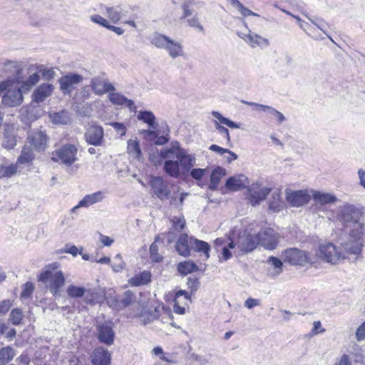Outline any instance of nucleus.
I'll list each match as a JSON object with an SVG mask.
<instances>
[{"mask_svg":"<svg viewBox=\"0 0 365 365\" xmlns=\"http://www.w3.org/2000/svg\"><path fill=\"white\" fill-rule=\"evenodd\" d=\"M283 259L284 262L292 265L305 266L308 264L313 265L317 263L314 256L296 248L286 250L283 253Z\"/></svg>","mask_w":365,"mask_h":365,"instance_id":"nucleus-8","label":"nucleus"},{"mask_svg":"<svg viewBox=\"0 0 365 365\" xmlns=\"http://www.w3.org/2000/svg\"><path fill=\"white\" fill-rule=\"evenodd\" d=\"M54 87L51 83H42L38 86L33 93V101L36 103H41L50 96L53 93Z\"/></svg>","mask_w":365,"mask_h":365,"instance_id":"nucleus-18","label":"nucleus"},{"mask_svg":"<svg viewBox=\"0 0 365 365\" xmlns=\"http://www.w3.org/2000/svg\"><path fill=\"white\" fill-rule=\"evenodd\" d=\"M312 196L316 204H331L338 200L337 197L334 195L319 191L313 192Z\"/></svg>","mask_w":365,"mask_h":365,"instance_id":"nucleus-29","label":"nucleus"},{"mask_svg":"<svg viewBox=\"0 0 365 365\" xmlns=\"http://www.w3.org/2000/svg\"><path fill=\"white\" fill-rule=\"evenodd\" d=\"M16 83H12L10 87L6 90L3 95L2 103L9 107L19 106L23 101L21 87L14 86Z\"/></svg>","mask_w":365,"mask_h":365,"instance_id":"nucleus-12","label":"nucleus"},{"mask_svg":"<svg viewBox=\"0 0 365 365\" xmlns=\"http://www.w3.org/2000/svg\"><path fill=\"white\" fill-rule=\"evenodd\" d=\"M306 17L311 21L312 24H313L314 26H316L319 29H320L325 35L331 41H333L332 38L330 36L328 35L327 33V28L329 27V24L327 23L324 19H319V18H314L312 19L311 17H309L307 15H305Z\"/></svg>","mask_w":365,"mask_h":365,"instance_id":"nucleus-39","label":"nucleus"},{"mask_svg":"<svg viewBox=\"0 0 365 365\" xmlns=\"http://www.w3.org/2000/svg\"><path fill=\"white\" fill-rule=\"evenodd\" d=\"M60 264L56 262L48 264L37 277L38 281L41 282H46L49 279L48 288L53 296L60 294L66 282L63 272L58 270Z\"/></svg>","mask_w":365,"mask_h":365,"instance_id":"nucleus-5","label":"nucleus"},{"mask_svg":"<svg viewBox=\"0 0 365 365\" xmlns=\"http://www.w3.org/2000/svg\"><path fill=\"white\" fill-rule=\"evenodd\" d=\"M205 173V169L193 168H192L190 170V171L189 172V174L193 179L197 180H200L202 178V177L204 176Z\"/></svg>","mask_w":365,"mask_h":365,"instance_id":"nucleus-54","label":"nucleus"},{"mask_svg":"<svg viewBox=\"0 0 365 365\" xmlns=\"http://www.w3.org/2000/svg\"><path fill=\"white\" fill-rule=\"evenodd\" d=\"M178 270L181 274L186 275L197 271V266L192 261H185L178 264Z\"/></svg>","mask_w":365,"mask_h":365,"instance_id":"nucleus-37","label":"nucleus"},{"mask_svg":"<svg viewBox=\"0 0 365 365\" xmlns=\"http://www.w3.org/2000/svg\"><path fill=\"white\" fill-rule=\"evenodd\" d=\"M269 115L276 118L277 123L279 124H281L282 122H284L286 118L283 113L276 110L274 108L272 107L270 108L269 113Z\"/></svg>","mask_w":365,"mask_h":365,"instance_id":"nucleus-52","label":"nucleus"},{"mask_svg":"<svg viewBox=\"0 0 365 365\" xmlns=\"http://www.w3.org/2000/svg\"><path fill=\"white\" fill-rule=\"evenodd\" d=\"M34 291V285L32 282H27L24 284L20 297L21 299L30 298Z\"/></svg>","mask_w":365,"mask_h":365,"instance_id":"nucleus-48","label":"nucleus"},{"mask_svg":"<svg viewBox=\"0 0 365 365\" xmlns=\"http://www.w3.org/2000/svg\"><path fill=\"white\" fill-rule=\"evenodd\" d=\"M16 137L14 134L9 133L8 130H6L4 134L3 146L8 150H11L16 145Z\"/></svg>","mask_w":365,"mask_h":365,"instance_id":"nucleus-43","label":"nucleus"},{"mask_svg":"<svg viewBox=\"0 0 365 365\" xmlns=\"http://www.w3.org/2000/svg\"><path fill=\"white\" fill-rule=\"evenodd\" d=\"M127 130V127L124 123L115 122V135L123 136Z\"/></svg>","mask_w":365,"mask_h":365,"instance_id":"nucleus-61","label":"nucleus"},{"mask_svg":"<svg viewBox=\"0 0 365 365\" xmlns=\"http://www.w3.org/2000/svg\"><path fill=\"white\" fill-rule=\"evenodd\" d=\"M160 240V236H158L155 239V242H153L150 247V253L151 259L155 262H160L162 259V257L158 254V247L156 245V242Z\"/></svg>","mask_w":365,"mask_h":365,"instance_id":"nucleus-49","label":"nucleus"},{"mask_svg":"<svg viewBox=\"0 0 365 365\" xmlns=\"http://www.w3.org/2000/svg\"><path fill=\"white\" fill-rule=\"evenodd\" d=\"M214 123H215V127L216 130L218 131V133L222 136L225 137L227 139V140L230 141V136L228 129L222 125H220V123L216 120H215Z\"/></svg>","mask_w":365,"mask_h":365,"instance_id":"nucleus-55","label":"nucleus"},{"mask_svg":"<svg viewBox=\"0 0 365 365\" xmlns=\"http://www.w3.org/2000/svg\"><path fill=\"white\" fill-rule=\"evenodd\" d=\"M363 212L354 205L346 203L338 208L337 220L345 227H350L348 240L343 243V248L354 259L361 257L365 247V226Z\"/></svg>","mask_w":365,"mask_h":365,"instance_id":"nucleus-1","label":"nucleus"},{"mask_svg":"<svg viewBox=\"0 0 365 365\" xmlns=\"http://www.w3.org/2000/svg\"><path fill=\"white\" fill-rule=\"evenodd\" d=\"M356 336L358 341H361L365 339V322L356 329Z\"/></svg>","mask_w":365,"mask_h":365,"instance_id":"nucleus-60","label":"nucleus"},{"mask_svg":"<svg viewBox=\"0 0 365 365\" xmlns=\"http://www.w3.org/2000/svg\"><path fill=\"white\" fill-rule=\"evenodd\" d=\"M137 118L138 120L146 123L151 129H156L158 128V125L156 118L153 113L150 110H140L138 113Z\"/></svg>","mask_w":365,"mask_h":365,"instance_id":"nucleus-31","label":"nucleus"},{"mask_svg":"<svg viewBox=\"0 0 365 365\" xmlns=\"http://www.w3.org/2000/svg\"><path fill=\"white\" fill-rule=\"evenodd\" d=\"M188 194L187 192H180V187L172 185V192L170 196V203L176 207H180L183 204L185 197Z\"/></svg>","mask_w":365,"mask_h":365,"instance_id":"nucleus-30","label":"nucleus"},{"mask_svg":"<svg viewBox=\"0 0 365 365\" xmlns=\"http://www.w3.org/2000/svg\"><path fill=\"white\" fill-rule=\"evenodd\" d=\"M258 245L256 235H252L247 230L240 232L238 238L229 242V247L239 250L241 254L252 252Z\"/></svg>","mask_w":365,"mask_h":365,"instance_id":"nucleus-9","label":"nucleus"},{"mask_svg":"<svg viewBox=\"0 0 365 365\" xmlns=\"http://www.w3.org/2000/svg\"><path fill=\"white\" fill-rule=\"evenodd\" d=\"M159 156L164 160L165 173L174 178L187 176L196 164L195 155L181 147L178 141H173L168 147L161 149Z\"/></svg>","mask_w":365,"mask_h":365,"instance_id":"nucleus-2","label":"nucleus"},{"mask_svg":"<svg viewBox=\"0 0 365 365\" xmlns=\"http://www.w3.org/2000/svg\"><path fill=\"white\" fill-rule=\"evenodd\" d=\"M248 183V178L245 175H238L229 178L225 187L231 191H237L246 187Z\"/></svg>","mask_w":365,"mask_h":365,"instance_id":"nucleus-19","label":"nucleus"},{"mask_svg":"<svg viewBox=\"0 0 365 365\" xmlns=\"http://www.w3.org/2000/svg\"><path fill=\"white\" fill-rule=\"evenodd\" d=\"M15 356V350L9 346L0 349V365H6L11 361Z\"/></svg>","mask_w":365,"mask_h":365,"instance_id":"nucleus-34","label":"nucleus"},{"mask_svg":"<svg viewBox=\"0 0 365 365\" xmlns=\"http://www.w3.org/2000/svg\"><path fill=\"white\" fill-rule=\"evenodd\" d=\"M225 175V169L222 168H215L211 174L210 176V187L211 188H216L218 185L220 179L222 176Z\"/></svg>","mask_w":365,"mask_h":365,"instance_id":"nucleus-38","label":"nucleus"},{"mask_svg":"<svg viewBox=\"0 0 365 365\" xmlns=\"http://www.w3.org/2000/svg\"><path fill=\"white\" fill-rule=\"evenodd\" d=\"M212 115L214 118L217 119L220 123L226 125L231 128L238 129L240 128L238 123L222 116L218 111H212Z\"/></svg>","mask_w":365,"mask_h":365,"instance_id":"nucleus-41","label":"nucleus"},{"mask_svg":"<svg viewBox=\"0 0 365 365\" xmlns=\"http://www.w3.org/2000/svg\"><path fill=\"white\" fill-rule=\"evenodd\" d=\"M112 86L107 84L102 81H96L93 82V89L98 94H103L110 90Z\"/></svg>","mask_w":365,"mask_h":365,"instance_id":"nucleus-44","label":"nucleus"},{"mask_svg":"<svg viewBox=\"0 0 365 365\" xmlns=\"http://www.w3.org/2000/svg\"><path fill=\"white\" fill-rule=\"evenodd\" d=\"M135 295L132 291H125L119 300L117 301L115 299V310L123 309L133 305L135 302Z\"/></svg>","mask_w":365,"mask_h":365,"instance_id":"nucleus-26","label":"nucleus"},{"mask_svg":"<svg viewBox=\"0 0 365 365\" xmlns=\"http://www.w3.org/2000/svg\"><path fill=\"white\" fill-rule=\"evenodd\" d=\"M11 307V302L9 299L3 300L0 302V314H6Z\"/></svg>","mask_w":365,"mask_h":365,"instance_id":"nucleus-58","label":"nucleus"},{"mask_svg":"<svg viewBox=\"0 0 365 365\" xmlns=\"http://www.w3.org/2000/svg\"><path fill=\"white\" fill-rule=\"evenodd\" d=\"M169 39V36L156 32L150 36V43L158 48L164 49Z\"/></svg>","mask_w":365,"mask_h":365,"instance_id":"nucleus-35","label":"nucleus"},{"mask_svg":"<svg viewBox=\"0 0 365 365\" xmlns=\"http://www.w3.org/2000/svg\"><path fill=\"white\" fill-rule=\"evenodd\" d=\"M285 195L287 202L294 207L302 206L310 200V195L307 190H292L287 189Z\"/></svg>","mask_w":365,"mask_h":365,"instance_id":"nucleus-15","label":"nucleus"},{"mask_svg":"<svg viewBox=\"0 0 365 365\" xmlns=\"http://www.w3.org/2000/svg\"><path fill=\"white\" fill-rule=\"evenodd\" d=\"M160 314L162 316L161 322L163 324H168L174 327H177L175 323L173 322V315L170 310L165 309L164 306H158L154 309L153 312L148 313L147 311V306L144 302H138L135 305L133 311V317L142 318V322L144 325L153 322Z\"/></svg>","mask_w":365,"mask_h":365,"instance_id":"nucleus-6","label":"nucleus"},{"mask_svg":"<svg viewBox=\"0 0 365 365\" xmlns=\"http://www.w3.org/2000/svg\"><path fill=\"white\" fill-rule=\"evenodd\" d=\"M188 288L190 289L191 293L195 292L200 286L199 279L197 278H189L187 282Z\"/></svg>","mask_w":365,"mask_h":365,"instance_id":"nucleus-57","label":"nucleus"},{"mask_svg":"<svg viewBox=\"0 0 365 365\" xmlns=\"http://www.w3.org/2000/svg\"><path fill=\"white\" fill-rule=\"evenodd\" d=\"M22 68H20L19 63L16 61H6L4 63L2 68V73L5 75H11L15 77L14 80L17 81V85L19 84V76L21 73Z\"/></svg>","mask_w":365,"mask_h":365,"instance_id":"nucleus-25","label":"nucleus"},{"mask_svg":"<svg viewBox=\"0 0 365 365\" xmlns=\"http://www.w3.org/2000/svg\"><path fill=\"white\" fill-rule=\"evenodd\" d=\"M24 319L23 311L19 308L13 309L9 314V321L14 325H19Z\"/></svg>","mask_w":365,"mask_h":365,"instance_id":"nucleus-40","label":"nucleus"},{"mask_svg":"<svg viewBox=\"0 0 365 365\" xmlns=\"http://www.w3.org/2000/svg\"><path fill=\"white\" fill-rule=\"evenodd\" d=\"M103 197V195L101 192H96L91 195H87L78 203L77 205L74 206L71 209V212H74L78 208L81 207H88L94 203L100 202L102 200Z\"/></svg>","mask_w":365,"mask_h":365,"instance_id":"nucleus-23","label":"nucleus"},{"mask_svg":"<svg viewBox=\"0 0 365 365\" xmlns=\"http://www.w3.org/2000/svg\"><path fill=\"white\" fill-rule=\"evenodd\" d=\"M82 81V76L71 73L60 78V88L64 94H70Z\"/></svg>","mask_w":365,"mask_h":365,"instance_id":"nucleus-17","label":"nucleus"},{"mask_svg":"<svg viewBox=\"0 0 365 365\" xmlns=\"http://www.w3.org/2000/svg\"><path fill=\"white\" fill-rule=\"evenodd\" d=\"M79 254H81L82 255L83 259H84L86 260L91 259L92 262H99L101 264H106V263H109L110 262V259L107 257H101L100 259H97L96 257H90L88 255H86V254L83 255L82 253V249L80 250Z\"/></svg>","mask_w":365,"mask_h":365,"instance_id":"nucleus-53","label":"nucleus"},{"mask_svg":"<svg viewBox=\"0 0 365 365\" xmlns=\"http://www.w3.org/2000/svg\"><path fill=\"white\" fill-rule=\"evenodd\" d=\"M92 21L106 28L111 31H114V26L109 24L108 21L100 15H93L91 17Z\"/></svg>","mask_w":365,"mask_h":365,"instance_id":"nucleus-47","label":"nucleus"},{"mask_svg":"<svg viewBox=\"0 0 365 365\" xmlns=\"http://www.w3.org/2000/svg\"><path fill=\"white\" fill-rule=\"evenodd\" d=\"M110 362V355L102 348L94 349L91 355V363L93 365H109Z\"/></svg>","mask_w":365,"mask_h":365,"instance_id":"nucleus-20","label":"nucleus"},{"mask_svg":"<svg viewBox=\"0 0 365 365\" xmlns=\"http://www.w3.org/2000/svg\"><path fill=\"white\" fill-rule=\"evenodd\" d=\"M235 7L238 9V11L240 12V14L244 16H259V15L250 11L247 8H246L241 2H238L237 4L235 6Z\"/></svg>","mask_w":365,"mask_h":365,"instance_id":"nucleus-51","label":"nucleus"},{"mask_svg":"<svg viewBox=\"0 0 365 365\" xmlns=\"http://www.w3.org/2000/svg\"><path fill=\"white\" fill-rule=\"evenodd\" d=\"M190 237L187 234L181 235L175 244V250L180 255L187 257L190 255Z\"/></svg>","mask_w":365,"mask_h":365,"instance_id":"nucleus-21","label":"nucleus"},{"mask_svg":"<svg viewBox=\"0 0 365 365\" xmlns=\"http://www.w3.org/2000/svg\"><path fill=\"white\" fill-rule=\"evenodd\" d=\"M358 177L359 185L365 190V170L364 169L358 170Z\"/></svg>","mask_w":365,"mask_h":365,"instance_id":"nucleus-64","label":"nucleus"},{"mask_svg":"<svg viewBox=\"0 0 365 365\" xmlns=\"http://www.w3.org/2000/svg\"><path fill=\"white\" fill-rule=\"evenodd\" d=\"M50 137L46 130L36 129L28 133L17 163L29 164L35 159L34 153H43L49 148Z\"/></svg>","mask_w":365,"mask_h":365,"instance_id":"nucleus-3","label":"nucleus"},{"mask_svg":"<svg viewBox=\"0 0 365 365\" xmlns=\"http://www.w3.org/2000/svg\"><path fill=\"white\" fill-rule=\"evenodd\" d=\"M103 129L96 123H88L85 133L86 142L93 145H100L103 139Z\"/></svg>","mask_w":365,"mask_h":365,"instance_id":"nucleus-14","label":"nucleus"},{"mask_svg":"<svg viewBox=\"0 0 365 365\" xmlns=\"http://www.w3.org/2000/svg\"><path fill=\"white\" fill-rule=\"evenodd\" d=\"M116 105L120 106L123 108H128L130 112L136 113L137 111L133 101L117 93H115V106Z\"/></svg>","mask_w":365,"mask_h":365,"instance_id":"nucleus-33","label":"nucleus"},{"mask_svg":"<svg viewBox=\"0 0 365 365\" xmlns=\"http://www.w3.org/2000/svg\"><path fill=\"white\" fill-rule=\"evenodd\" d=\"M267 262L276 269L275 273L277 274H279L282 272L283 263L279 258L272 256L269 257L267 259Z\"/></svg>","mask_w":365,"mask_h":365,"instance_id":"nucleus-50","label":"nucleus"},{"mask_svg":"<svg viewBox=\"0 0 365 365\" xmlns=\"http://www.w3.org/2000/svg\"><path fill=\"white\" fill-rule=\"evenodd\" d=\"M270 192L271 189L269 187H263L257 183L252 184L247 189V198L251 205L255 206L265 200Z\"/></svg>","mask_w":365,"mask_h":365,"instance_id":"nucleus-13","label":"nucleus"},{"mask_svg":"<svg viewBox=\"0 0 365 365\" xmlns=\"http://www.w3.org/2000/svg\"><path fill=\"white\" fill-rule=\"evenodd\" d=\"M284 207V203L281 198L279 192H274L269 202V209L278 212Z\"/></svg>","mask_w":365,"mask_h":365,"instance_id":"nucleus-32","label":"nucleus"},{"mask_svg":"<svg viewBox=\"0 0 365 365\" xmlns=\"http://www.w3.org/2000/svg\"><path fill=\"white\" fill-rule=\"evenodd\" d=\"M150 185L155 195L163 201L170 198L172 192V185L170 186L161 177H152Z\"/></svg>","mask_w":365,"mask_h":365,"instance_id":"nucleus-11","label":"nucleus"},{"mask_svg":"<svg viewBox=\"0 0 365 365\" xmlns=\"http://www.w3.org/2000/svg\"><path fill=\"white\" fill-rule=\"evenodd\" d=\"M86 289L81 287L70 285L67 288V294L72 298H79L84 295Z\"/></svg>","mask_w":365,"mask_h":365,"instance_id":"nucleus-45","label":"nucleus"},{"mask_svg":"<svg viewBox=\"0 0 365 365\" xmlns=\"http://www.w3.org/2000/svg\"><path fill=\"white\" fill-rule=\"evenodd\" d=\"M316 259H322V261L330 263L331 264H336L345 259L351 262H355L358 259H354L351 254H349L343 248V243L341 247H337L331 242L322 243L319 245L316 251Z\"/></svg>","mask_w":365,"mask_h":365,"instance_id":"nucleus-4","label":"nucleus"},{"mask_svg":"<svg viewBox=\"0 0 365 365\" xmlns=\"http://www.w3.org/2000/svg\"><path fill=\"white\" fill-rule=\"evenodd\" d=\"M190 244L191 248L195 252L203 253L206 259L210 257V251L211 248L207 242L197 240L193 237H190Z\"/></svg>","mask_w":365,"mask_h":365,"instance_id":"nucleus-28","label":"nucleus"},{"mask_svg":"<svg viewBox=\"0 0 365 365\" xmlns=\"http://www.w3.org/2000/svg\"><path fill=\"white\" fill-rule=\"evenodd\" d=\"M98 339L101 343L112 344L113 341L114 332L112 327L103 324L98 328Z\"/></svg>","mask_w":365,"mask_h":365,"instance_id":"nucleus-22","label":"nucleus"},{"mask_svg":"<svg viewBox=\"0 0 365 365\" xmlns=\"http://www.w3.org/2000/svg\"><path fill=\"white\" fill-rule=\"evenodd\" d=\"M128 153L130 156L135 159H140L142 152L140 148L139 142L137 140H129L127 146Z\"/></svg>","mask_w":365,"mask_h":365,"instance_id":"nucleus-36","label":"nucleus"},{"mask_svg":"<svg viewBox=\"0 0 365 365\" xmlns=\"http://www.w3.org/2000/svg\"><path fill=\"white\" fill-rule=\"evenodd\" d=\"M164 50H165L172 58H177L183 56V47L180 42L174 41L170 38Z\"/></svg>","mask_w":365,"mask_h":365,"instance_id":"nucleus-24","label":"nucleus"},{"mask_svg":"<svg viewBox=\"0 0 365 365\" xmlns=\"http://www.w3.org/2000/svg\"><path fill=\"white\" fill-rule=\"evenodd\" d=\"M260 301L257 299L248 298L245 302V306L248 309H252L255 307L259 306Z\"/></svg>","mask_w":365,"mask_h":365,"instance_id":"nucleus-62","label":"nucleus"},{"mask_svg":"<svg viewBox=\"0 0 365 365\" xmlns=\"http://www.w3.org/2000/svg\"><path fill=\"white\" fill-rule=\"evenodd\" d=\"M279 235L272 227H264L256 235L258 245L267 250H274L277 244Z\"/></svg>","mask_w":365,"mask_h":365,"instance_id":"nucleus-10","label":"nucleus"},{"mask_svg":"<svg viewBox=\"0 0 365 365\" xmlns=\"http://www.w3.org/2000/svg\"><path fill=\"white\" fill-rule=\"evenodd\" d=\"M78 152L76 145L66 143L51 153V160L66 166H71L78 160Z\"/></svg>","mask_w":365,"mask_h":365,"instance_id":"nucleus-7","label":"nucleus"},{"mask_svg":"<svg viewBox=\"0 0 365 365\" xmlns=\"http://www.w3.org/2000/svg\"><path fill=\"white\" fill-rule=\"evenodd\" d=\"M237 36L252 48H264L269 45V41L267 38H264L250 30H248L247 34L238 32Z\"/></svg>","mask_w":365,"mask_h":365,"instance_id":"nucleus-16","label":"nucleus"},{"mask_svg":"<svg viewBox=\"0 0 365 365\" xmlns=\"http://www.w3.org/2000/svg\"><path fill=\"white\" fill-rule=\"evenodd\" d=\"M151 282V273L148 271H143L135 274L129 280V284L133 287L147 285Z\"/></svg>","mask_w":365,"mask_h":365,"instance_id":"nucleus-27","label":"nucleus"},{"mask_svg":"<svg viewBox=\"0 0 365 365\" xmlns=\"http://www.w3.org/2000/svg\"><path fill=\"white\" fill-rule=\"evenodd\" d=\"M16 80H6L0 83V96L6 92L8 87H10L12 83H17Z\"/></svg>","mask_w":365,"mask_h":365,"instance_id":"nucleus-59","label":"nucleus"},{"mask_svg":"<svg viewBox=\"0 0 365 365\" xmlns=\"http://www.w3.org/2000/svg\"><path fill=\"white\" fill-rule=\"evenodd\" d=\"M171 229L175 232H180L185 226V220L183 217H173L171 219Z\"/></svg>","mask_w":365,"mask_h":365,"instance_id":"nucleus-46","label":"nucleus"},{"mask_svg":"<svg viewBox=\"0 0 365 365\" xmlns=\"http://www.w3.org/2000/svg\"><path fill=\"white\" fill-rule=\"evenodd\" d=\"M334 365H351V359L348 355L344 354Z\"/></svg>","mask_w":365,"mask_h":365,"instance_id":"nucleus-63","label":"nucleus"},{"mask_svg":"<svg viewBox=\"0 0 365 365\" xmlns=\"http://www.w3.org/2000/svg\"><path fill=\"white\" fill-rule=\"evenodd\" d=\"M40 77L37 73H33L29 76L26 81H23L21 84V89L24 91H29L32 86L39 81Z\"/></svg>","mask_w":365,"mask_h":365,"instance_id":"nucleus-42","label":"nucleus"},{"mask_svg":"<svg viewBox=\"0 0 365 365\" xmlns=\"http://www.w3.org/2000/svg\"><path fill=\"white\" fill-rule=\"evenodd\" d=\"M187 22L190 27L196 28L200 31H202L204 30L203 26L200 24L199 21V19L196 16H194L193 17L188 19Z\"/></svg>","mask_w":365,"mask_h":365,"instance_id":"nucleus-56","label":"nucleus"}]
</instances>
